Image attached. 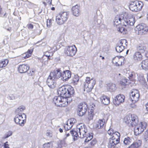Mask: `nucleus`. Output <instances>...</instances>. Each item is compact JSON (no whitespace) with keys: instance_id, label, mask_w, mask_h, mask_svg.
I'll list each match as a JSON object with an SVG mask.
<instances>
[{"instance_id":"obj_1","label":"nucleus","mask_w":148,"mask_h":148,"mask_svg":"<svg viewBox=\"0 0 148 148\" xmlns=\"http://www.w3.org/2000/svg\"><path fill=\"white\" fill-rule=\"evenodd\" d=\"M124 20L123 21V25L121 27L118 28V31L123 34L127 33V29L131 26L134 25L135 22L134 17L132 15H128L125 14Z\"/></svg>"},{"instance_id":"obj_2","label":"nucleus","mask_w":148,"mask_h":148,"mask_svg":"<svg viewBox=\"0 0 148 148\" xmlns=\"http://www.w3.org/2000/svg\"><path fill=\"white\" fill-rule=\"evenodd\" d=\"M108 134L110 136L108 146V148H118L115 146L119 143L120 134L118 132L114 131L112 129L109 130Z\"/></svg>"},{"instance_id":"obj_3","label":"nucleus","mask_w":148,"mask_h":148,"mask_svg":"<svg viewBox=\"0 0 148 148\" xmlns=\"http://www.w3.org/2000/svg\"><path fill=\"white\" fill-rule=\"evenodd\" d=\"M77 131L79 134V137L83 138L86 137L84 141L88 142L92 138V136L88 133L86 127L82 123L78 124L77 126Z\"/></svg>"},{"instance_id":"obj_4","label":"nucleus","mask_w":148,"mask_h":148,"mask_svg":"<svg viewBox=\"0 0 148 148\" xmlns=\"http://www.w3.org/2000/svg\"><path fill=\"white\" fill-rule=\"evenodd\" d=\"M68 12L61 11L57 14L56 16V21L59 25H62L67 21L69 17Z\"/></svg>"},{"instance_id":"obj_5","label":"nucleus","mask_w":148,"mask_h":148,"mask_svg":"<svg viewBox=\"0 0 148 148\" xmlns=\"http://www.w3.org/2000/svg\"><path fill=\"white\" fill-rule=\"evenodd\" d=\"M96 83L94 78L87 77L86 78L84 82V90L87 92H90Z\"/></svg>"},{"instance_id":"obj_6","label":"nucleus","mask_w":148,"mask_h":148,"mask_svg":"<svg viewBox=\"0 0 148 148\" xmlns=\"http://www.w3.org/2000/svg\"><path fill=\"white\" fill-rule=\"evenodd\" d=\"M68 101L70 102L71 100L64 99L60 96L55 97L53 99V101L56 105L58 106L61 107H65L67 105Z\"/></svg>"},{"instance_id":"obj_7","label":"nucleus","mask_w":148,"mask_h":148,"mask_svg":"<svg viewBox=\"0 0 148 148\" xmlns=\"http://www.w3.org/2000/svg\"><path fill=\"white\" fill-rule=\"evenodd\" d=\"M124 121L129 126L132 127L136 125L138 121L137 116L134 114L127 116L125 117Z\"/></svg>"},{"instance_id":"obj_8","label":"nucleus","mask_w":148,"mask_h":148,"mask_svg":"<svg viewBox=\"0 0 148 148\" xmlns=\"http://www.w3.org/2000/svg\"><path fill=\"white\" fill-rule=\"evenodd\" d=\"M143 5V4L141 1H134L131 2L129 7L132 11L138 12L142 9Z\"/></svg>"},{"instance_id":"obj_9","label":"nucleus","mask_w":148,"mask_h":148,"mask_svg":"<svg viewBox=\"0 0 148 148\" xmlns=\"http://www.w3.org/2000/svg\"><path fill=\"white\" fill-rule=\"evenodd\" d=\"M26 115L24 114H18L15 116L14 120L15 123L20 126H22L26 122Z\"/></svg>"},{"instance_id":"obj_10","label":"nucleus","mask_w":148,"mask_h":148,"mask_svg":"<svg viewBox=\"0 0 148 148\" xmlns=\"http://www.w3.org/2000/svg\"><path fill=\"white\" fill-rule=\"evenodd\" d=\"M77 51V48L75 45L68 46L66 47L64 51L65 54L68 56H73Z\"/></svg>"},{"instance_id":"obj_11","label":"nucleus","mask_w":148,"mask_h":148,"mask_svg":"<svg viewBox=\"0 0 148 148\" xmlns=\"http://www.w3.org/2000/svg\"><path fill=\"white\" fill-rule=\"evenodd\" d=\"M130 101L132 102L130 103V106L132 108H135L136 107V105L135 103L138 100L139 93H130Z\"/></svg>"},{"instance_id":"obj_12","label":"nucleus","mask_w":148,"mask_h":148,"mask_svg":"<svg viewBox=\"0 0 148 148\" xmlns=\"http://www.w3.org/2000/svg\"><path fill=\"white\" fill-rule=\"evenodd\" d=\"M146 126V123L143 122L136 125L134 128V134L136 135H138L141 133L145 129Z\"/></svg>"},{"instance_id":"obj_13","label":"nucleus","mask_w":148,"mask_h":148,"mask_svg":"<svg viewBox=\"0 0 148 148\" xmlns=\"http://www.w3.org/2000/svg\"><path fill=\"white\" fill-rule=\"evenodd\" d=\"M136 30L139 34H144L148 31V27L145 24L142 23L136 26Z\"/></svg>"},{"instance_id":"obj_14","label":"nucleus","mask_w":148,"mask_h":148,"mask_svg":"<svg viewBox=\"0 0 148 148\" xmlns=\"http://www.w3.org/2000/svg\"><path fill=\"white\" fill-rule=\"evenodd\" d=\"M125 59L122 56H116L113 58L112 60V62L114 65L119 66H121L124 63Z\"/></svg>"},{"instance_id":"obj_15","label":"nucleus","mask_w":148,"mask_h":148,"mask_svg":"<svg viewBox=\"0 0 148 148\" xmlns=\"http://www.w3.org/2000/svg\"><path fill=\"white\" fill-rule=\"evenodd\" d=\"M58 92H74V90L70 85H63L60 87L58 90Z\"/></svg>"},{"instance_id":"obj_16","label":"nucleus","mask_w":148,"mask_h":148,"mask_svg":"<svg viewBox=\"0 0 148 148\" xmlns=\"http://www.w3.org/2000/svg\"><path fill=\"white\" fill-rule=\"evenodd\" d=\"M125 98L124 95L120 94L116 96L113 99V103L116 106H117L124 102Z\"/></svg>"},{"instance_id":"obj_17","label":"nucleus","mask_w":148,"mask_h":148,"mask_svg":"<svg viewBox=\"0 0 148 148\" xmlns=\"http://www.w3.org/2000/svg\"><path fill=\"white\" fill-rule=\"evenodd\" d=\"M125 15V14H123L117 15L115 17L113 21L114 25L117 26L121 24L122 26L123 25V21L124 20Z\"/></svg>"},{"instance_id":"obj_18","label":"nucleus","mask_w":148,"mask_h":148,"mask_svg":"<svg viewBox=\"0 0 148 148\" xmlns=\"http://www.w3.org/2000/svg\"><path fill=\"white\" fill-rule=\"evenodd\" d=\"M87 105L84 104H80L77 108V114L79 116L84 115L87 111Z\"/></svg>"},{"instance_id":"obj_19","label":"nucleus","mask_w":148,"mask_h":148,"mask_svg":"<svg viewBox=\"0 0 148 148\" xmlns=\"http://www.w3.org/2000/svg\"><path fill=\"white\" fill-rule=\"evenodd\" d=\"M127 42L126 40L125 39H121L119 45L117 46L116 48V49L117 52L120 53L123 51L124 49V46L123 45H125L127 46Z\"/></svg>"},{"instance_id":"obj_20","label":"nucleus","mask_w":148,"mask_h":148,"mask_svg":"<svg viewBox=\"0 0 148 148\" xmlns=\"http://www.w3.org/2000/svg\"><path fill=\"white\" fill-rule=\"evenodd\" d=\"M143 56L140 52L137 51L133 54L132 59L135 62H138L141 61L143 59Z\"/></svg>"},{"instance_id":"obj_21","label":"nucleus","mask_w":148,"mask_h":148,"mask_svg":"<svg viewBox=\"0 0 148 148\" xmlns=\"http://www.w3.org/2000/svg\"><path fill=\"white\" fill-rule=\"evenodd\" d=\"M60 69H57L51 71L49 76L54 79H58L61 77V72Z\"/></svg>"},{"instance_id":"obj_22","label":"nucleus","mask_w":148,"mask_h":148,"mask_svg":"<svg viewBox=\"0 0 148 148\" xmlns=\"http://www.w3.org/2000/svg\"><path fill=\"white\" fill-rule=\"evenodd\" d=\"M76 121V119L74 118L68 119L67 121L66 124L64 126L65 129L68 130L71 129Z\"/></svg>"},{"instance_id":"obj_23","label":"nucleus","mask_w":148,"mask_h":148,"mask_svg":"<svg viewBox=\"0 0 148 148\" xmlns=\"http://www.w3.org/2000/svg\"><path fill=\"white\" fill-rule=\"evenodd\" d=\"M29 66L27 64H23L20 65L18 68V71L20 73H24L26 72L29 69Z\"/></svg>"},{"instance_id":"obj_24","label":"nucleus","mask_w":148,"mask_h":148,"mask_svg":"<svg viewBox=\"0 0 148 148\" xmlns=\"http://www.w3.org/2000/svg\"><path fill=\"white\" fill-rule=\"evenodd\" d=\"M47 83L48 86L50 88H55L56 85V82L55 79L48 76L47 80Z\"/></svg>"},{"instance_id":"obj_25","label":"nucleus","mask_w":148,"mask_h":148,"mask_svg":"<svg viewBox=\"0 0 148 148\" xmlns=\"http://www.w3.org/2000/svg\"><path fill=\"white\" fill-rule=\"evenodd\" d=\"M71 72L69 70H65L61 73V77L62 78L63 80H67L71 77Z\"/></svg>"},{"instance_id":"obj_26","label":"nucleus","mask_w":148,"mask_h":148,"mask_svg":"<svg viewBox=\"0 0 148 148\" xmlns=\"http://www.w3.org/2000/svg\"><path fill=\"white\" fill-rule=\"evenodd\" d=\"M104 124V119H99L96 121L94 124V126L96 128L100 129L103 127Z\"/></svg>"},{"instance_id":"obj_27","label":"nucleus","mask_w":148,"mask_h":148,"mask_svg":"<svg viewBox=\"0 0 148 148\" xmlns=\"http://www.w3.org/2000/svg\"><path fill=\"white\" fill-rule=\"evenodd\" d=\"M100 100L101 103L104 105H108L110 102V98L106 95H103L101 97Z\"/></svg>"},{"instance_id":"obj_28","label":"nucleus","mask_w":148,"mask_h":148,"mask_svg":"<svg viewBox=\"0 0 148 148\" xmlns=\"http://www.w3.org/2000/svg\"><path fill=\"white\" fill-rule=\"evenodd\" d=\"M33 51V49H28L27 52L22 55V58L23 59H26L30 57L31 56Z\"/></svg>"},{"instance_id":"obj_29","label":"nucleus","mask_w":148,"mask_h":148,"mask_svg":"<svg viewBox=\"0 0 148 148\" xmlns=\"http://www.w3.org/2000/svg\"><path fill=\"white\" fill-rule=\"evenodd\" d=\"M80 8L76 5L73 6L72 8V11L73 15L76 16H78L80 14Z\"/></svg>"},{"instance_id":"obj_30","label":"nucleus","mask_w":148,"mask_h":148,"mask_svg":"<svg viewBox=\"0 0 148 148\" xmlns=\"http://www.w3.org/2000/svg\"><path fill=\"white\" fill-rule=\"evenodd\" d=\"M106 88L108 91L113 92L116 90V86L114 84L109 83L107 84Z\"/></svg>"},{"instance_id":"obj_31","label":"nucleus","mask_w":148,"mask_h":148,"mask_svg":"<svg viewBox=\"0 0 148 148\" xmlns=\"http://www.w3.org/2000/svg\"><path fill=\"white\" fill-rule=\"evenodd\" d=\"M141 141L139 140L136 142H134L128 148H138L141 145Z\"/></svg>"},{"instance_id":"obj_32","label":"nucleus","mask_w":148,"mask_h":148,"mask_svg":"<svg viewBox=\"0 0 148 148\" xmlns=\"http://www.w3.org/2000/svg\"><path fill=\"white\" fill-rule=\"evenodd\" d=\"M9 62V60L7 59H4L0 61V68H3L6 66Z\"/></svg>"},{"instance_id":"obj_33","label":"nucleus","mask_w":148,"mask_h":148,"mask_svg":"<svg viewBox=\"0 0 148 148\" xmlns=\"http://www.w3.org/2000/svg\"><path fill=\"white\" fill-rule=\"evenodd\" d=\"M141 67L143 69L148 70V59H146L142 61L141 63Z\"/></svg>"},{"instance_id":"obj_34","label":"nucleus","mask_w":148,"mask_h":148,"mask_svg":"<svg viewBox=\"0 0 148 148\" xmlns=\"http://www.w3.org/2000/svg\"><path fill=\"white\" fill-rule=\"evenodd\" d=\"M73 93H61L60 97H62L64 99H68V98H69L73 96Z\"/></svg>"},{"instance_id":"obj_35","label":"nucleus","mask_w":148,"mask_h":148,"mask_svg":"<svg viewBox=\"0 0 148 148\" xmlns=\"http://www.w3.org/2000/svg\"><path fill=\"white\" fill-rule=\"evenodd\" d=\"M79 80V77L78 75H75L73 78L72 83L74 85H76Z\"/></svg>"},{"instance_id":"obj_36","label":"nucleus","mask_w":148,"mask_h":148,"mask_svg":"<svg viewBox=\"0 0 148 148\" xmlns=\"http://www.w3.org/2000/svg\"><path fill=\"white\" fill-rule=\"evenodd\" d=\"M53 55V53L52 51H46L45 53L44 54L42 57V62L45 64L46 63V61H45L44 60L45 59V57L49 56L50 54Z\"/></svg>"},{"instance_id":"obj_37","label":"nucleus","mask_w":148,"mask_h":148,"mask_svg":"<svg viewBox=\"0 0 148 148\" xmlns=\"http://www.w3.org/2000/svg\"><path fill=\"white\" fill-rule=\"evenodd\" d=\"M25 109L24 106H21L19 107L16 110L15 112L17 114H20Z\"/></svg>"},{"instance_id":"obj_38","label":"nucleus","mask_w":148,"mask_h":148,"mask_svg":"<svg viewBox=\"0 0 148 148\" xmlns=\"http://www.w3.org/2000/svg\"><path fill=\"white\" fill-rule=\"evenodd\" d=\"M127 79L124 78L122 79L120 81V84L121 86H123L124 88H125L128 84Z\"/></svg>"},{"instance_id":"obj_39","label":"nucleus","mask_w":148,"mask_h":148,"mask_svg":"<svg viewBox=\"0 0 148 148\" xmlns=\"http://www.w3.org/2000/svg\"><path fill=\"white\" fill-rule=\"evenodd\" d=\"M138 49L140 52L143 53L146 49V47L143 45H140L138 46Z\"/></svg>"},{"instance_id":"obj_40","label":"nucleus","mask_w":148,"mask_h":148,"mask_svg":"<svg viewBox=\"0 0 148 148\" xmlns=\"http://www.w3.org/2000/svg\"><path fill=\"white\" fill-rule=\"evenodd\" d=\"M131 142V139L129 137L125 138L123 141L124 144L126 145L129 144Z\"/></svg>"},{"instance_id":"obj_41","label":"nucleus","mask_w":148,"mask_h":148,"mask_svg":"<svg viewBox=\"0 0 148 148\" xmlns=\"http://www.w3.org/2000/svg\"><path fill=\"white\" fill-rule=\"evenodd\" d=\"M44 145L45 148H50L52 147L53 144L51 142H50L45 143Z\"/></svg>"},{"instance_id":"obj_42","label":"nucleus","mask_w":148,"mask_h":148,"mask_svg":"<svg viewBox=\"0 0 148 148\" xmlns=\"http://www.w3.org/2000/svg\"><path fill=\"white\" fill-rule=\"evenodd\" d=\"M78 132H76L75 131H70V133L72 134L73 136L77 137V136L79 137V134L77 133Z\"/></svg>"},{"instance_id":"obj_43","label":"nucleus","mask_w":148,"mask_h":148,"mask_svg":"<svg viewBox=\"0 0 148 148\" xmlns=\"http://www.w3.org/2000/svg\"><path fill=\"white\" fill-rule=\"evenodd\" d=\"M46 135L48 137H51L52 136V132L50 130H47L46 133Z\"/></svg>"},{"instance_id":"obj_44","label":"nucleus","mask_w":148,"mask_h":148,"mask_svg":"<svg viewBox=\"0 0 148 148\" xmlns=\"http://www.w3.org/2000/svg\"><path fill=\"white\" fill-rule=\"evenodd\" d=\"M94 114V112H92V111H90V112H88V119L90 120L92 119H93V116Z\"/></svg>"},{"instance_id":"obj_45","label":"nucleus","mask_w":148,"mask_h":148,"mask_svg":"<svg viewBox=\"0 0 148 148\" xmlns=\"http://www.w3.org/2000/svg\"><path fill=\"white\" fill-rule=\"evenodd\" d=\"M52 0H46V2H43V3L45 6H46L47 4L51 5H52Z\"/></svg>"},{"instance_id":"obj_46","label":"nucleus","mask_w":148,"mask_h":148,"mask_svg":"<svg viewBox=\"0 0 148 148\" xmlns=\"http://www.w3.org/2000/svg\"><path fill=\"white\" fill-rule=\"evenodd\" d=\"M144 138L146 141L148 142V130L146 131L144 133Z\"/></svg>"},{"instance_id":"obj_47","label":"nucleus","mask_w":148,"mask_h":148,"mask_svg":"<svg viewBox=\"0 0 148 148\" xmlns=\"http://www.w3.org/2000/svg\"><path fill=\"white\" fill-rule=\"evenodd\" d=\"M53 21L54 20L53 18L47 19V26H50L51 25Z\"/></svg>"},{"instance_id":"obj_48","label":"nucleus","mask_w":148,"mask_h":148,"mask_svg":"<svg viewBox=\"0 0 148 148\" xmlns=\"http://www.w3.org/2000/svg\"><path fill=\"white\" fill-rule=\"evenodd\" d=\"M53 55L50 54V55H49V56L45 57L47 58V60H45L46 61V63H47L48 62V61L50 60H52L53 58Z\"/></svg>"},{"instance_id":"obj_49","label":"nucleus","mask_w":148,"mask_h":148,"mask_svg":"<svg viewBox=\"0 0 148 148\" xmlns=\"http://www.w3.org/2000/svg\"><path fill=\"white\" fill-rule=\"evenodd\" d=\"M12 134V132L9 131L4 136V138H6L11 136Z\"/></svg>"},{"instance_id":"obj_50","label":"nucleus","mask_w":148,"mask_h":148,"mask_svg":"<svg viewBox=\"0 0 148 148\" xmlns=\"http://www.w3.org/2000/svg\"><path fill=\"white\" fill-rule=\"evenodd\" d=\"M96 106L95 105L94 103H92V104L90 105V108H91V110L90 111L92 112H94L95 110V109Z\"/></svg>"},{"instance_id":"obj_51","label":"nucleus","mask_w":148,"mask_h":148,"mask_svg":"<svg viewBox=\"0 0 148 148\" xmlns=\"http://www.w3.org/2000/svg\"><path fill=\"white\" fill-rule=\"evenodd\" d=\"M9 98L11 99H14L16 97H15V94L10 93L9 95Z\"/></svg>"},{"instance_id":"obj_52","label":"nucleus","mask_w":148,"mask_h":148,"mask_svg":"<svg viewBox=\"0 0 148 148\" xmlns=\"http://www.w3.org/2000/svg\"><path fill=\"white\" fill-rule=\"evenodd\" d=\"M134 75L132 73H131L130 74H129L128 78L129 79L132 81H134Z\"/></svg>"},{"instance_id":"obj_53","label":"nucleus","mask_w":148,"mask_h":148,"mask_svg":"<svg viewBox=\"0 0 148 148\" xmlns=\"http://www.w3.org/2000/svg\"><path fill=\"white\" fill-rule=\"evenodd\" d=\"M27 27L28 29H32L34 28V25L32 24H28L27 25Z\"/></svg>"},{"instance_id":"obj_54","label":"nucleus","mask_w":148,"mask_h":148,"mask_svg":"<svg viewBox=\"0 0 148 148\" xmlns=\"http://www.w3.org/2000/svg\"><path fill=\"white\" fill-rule=\"evenodd\" d=\"M3 148H10L9 147L8 142L7 141L3 144Z\"/></svg>"},{"instance_id":"obj_55","label":"nucleus","mask_w":148,"mask_h":148,"mask_svg":"<svg viewBox=\"0 0 148 148\" xmlns=\"http://www.w3.org/2000/svg\"><path fill=\"white\" fill-rule=\"evenodd\" d=\"M35 71L34 70H32L30 71V73L29 74L31 75H33L35 73Z\"/></svg>"},{"instance_id":"obj_56","label":"nucleus","mask_w":148,"mask_h":148,"mask_svg":"<svg viewBox=\"0 0 148 148\" xmlns=\"http://www.w3.org/2000/svg\"><path fill=\"white\" fill-rule=\"evenodd\" d=\"M97 143V141L95 140H92L90 142V144L92 145H94Z\"/></svg>"},{"instance_id":"obj_57","label":"nucleus","mask_w":148,"mask_h":148,"mask_svg":"<svg viewBox=\"0 0 148 148\" xmlns=\"http://www.w3.org/2000/svg\"><path fill=\"white\" fill-rule=\"evenodd\" d=\"M138 92L139 91H138V90H137V89H133V90L131 92L132 93H133V92Z\"/></svg>"},{"instance_id":"obj_58","label":"nucleus","mask_w":148,"mask_h":148,"mask_svg":"<svg viewBox=\"0 0 148 148\" xmlns=\"http://www.w3.org/2000/svg\"><path fill=\"white\" fill-rule=\"evenodd\" d=\"M59 130L60 133H62L63 131L62 129L61 128H59Z\"/></svg>"},{"instance_id":"obj_59","label":"nucleus","mask_w":148,"mask_h":148,"mask_svg":"<svg viewBox=\"0 0 148 148\" xmlns=\"http://www.w3.org/2000/svg\"><path fill=\"white\" fill-rule=\"evenodd\" d=\"M2 9L1 7V6L0 5V15L1 14V12L2 11Z\"/></svg>"},{"instance_id":"obj_60","label":"nucleus","mask_w":148,"mask_h":148,"mask_svg":"<svg viewBox=\"0 0 148 148\" xmlns=\"http://www.w3.org/2000/svg\"><path fill=\"white\" fill-rule=\"evenodd\" d=\"M146 108L147 111H148V102L146 105Z\"/></svg>"},{"instance_id":"obj_61","label":"nucleus","mask_w":148,"mask_h":148,"mask_svg":"<svg viewBox=\"0 0 148 148\" xmlns=\"http://www.w3.org/2000/svg\"><path fill=\"white\" fill-rule=\"evenodd\" d=\"M145 56L148 58V51H147L145 54Z\"/></svg>"},{"instance_id":"obj_62","label":"nucleus","mask_w":148,"mask_h":148,"mask_svg":"<svg viewBox=\"0 0 148 148\" xmlns=\"http://www.w3.org/2000/svg\"><path fill=\"white\" fill-rule=\"evenodd\" d=\"M69 136V133H68L67 134H66V135H65V137L66 138L67 137Z\"/></svg>"},{"instance_id":"obj_63","label":"nucleus","mask_w":148,"mask_h":148,"mask_svg":"<svg viewBox=\"0 0 148 148\" xmlns=\"http://www.w3.org/2000/svg\"><path fill=\"white\" fill-rule=\"evenodd\" d=\"M51 10H55V8L54 7H52L51 8Z\"/></svg>"},{"instance_id":"obj_64","label":"nucleus","mask_w":148,"mask_h":148,"mask_svg":"<svg viewBox=\"0 0 148 148\" xmlns=\"http://www.w3.org/2000/svg\"><path fill=\"white\" fill-rule=\"evenodd\" d=\"M147 18L148 20V12H147Z\"/></svg>"}]
</instances>
